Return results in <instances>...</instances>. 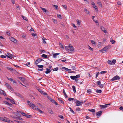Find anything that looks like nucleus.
<instances>
[{
    "label": "nucleus",
    "instance_id": "nucleus-1",
    "mask_svg": "<svg viewBox=\"0 0 123 123\" xmlns=\"http://www.w3.org/2000/svg\"><path fill=\"white\" fill-rule=\"evenodd\" d=\"M71 45L70 44L68 46L65 47V49L67 51H72L74 50V48L73 46H71Z\"/></svg>",
    "mask_w": 123,
    "mask_h": 123
},
{
    "label": "nucleus",
    "instance_id": "nucleus-2",
    "mask_svg": "<svg viewBox=\"0 0 123 123\" xmlns=\"http://www.w3.org/2000/svg\"><path fill=\"white\" fill-rule=\"evenodd\" d=\"M27 103L28 105H29L30 107H31L32 109H34L36 106L34 104H33V103L29 101H27Z\"/></svg>",
    "mask_w": 123,
    "mask_h": 123
},
{
    "label": "nucleus",
    "instance_id": "nucleus-3",
    "mask_svg": "<svg viewBox=\"0 0 123 123\" xmlns=\"http://www.w3.org/2000/svg\"><path fill=\"white\" fill-rule=\"evenodd\" d=\"M111 47V46H110L108 45L105 47L100 51L101 52H102L103 51H106L108 50L109 49H110Z\"/></svg>",
    "mask_w": 123,
    "mask_h": 123
},
{
    "label": "nucleus",
    "instance_id": "nucleus-4",
    "mask_svg": "<svg viewBox=\"0 0 123 123\" xmlns=\"http://www.w3.org/2000/svg\"><path fill=\"white\" fill-rule=\"evenodd\" d=\"M83 101L78 100L77 101V102H75V104L76 106H80L83 104Z\"/></svg>",
    "mask_w": 123,
    "mask_h": 123
},
{
    "label": "nucleus",
    "instance_id": "nucleus-5",
    "mask_svg": "<svg viewBox=\"0 0 123 123\" xmlns=\"http://www.w3.org/2000/svg\"><path fill=\"white\" fill-rule=\"evenodd\" d=\"M120 79V77L117 75L116 76L113 77L111 79L112 81H114L117 80H118Z\"/></svg>",
    "mask_w": 123,
    "mask_h": 123
},
{
    "label": "nucleus",
    "instance_id": "nucleus-6",
    "mask_svg": "<svg viewBox=\"0 0 123 123\" xmlns=\"http://www.w3.org/2000/svg\"><path fill=\"white\" fill-rule=\"evenodd\" d=\"M37 67H38V68L37 70L39 71H42L43 70V65H37Z\"/></svg>",
    "mask_w": 123,
    "mask_h": 123
},
{
    "label": "nucleus",
    "instance_id": "nucleus-7",
    "mask_svg": "<svg viewBox=\"0 0 123 123\" xmlns=\"http://www.w3.org/2000/svg\"><path fill=\"white\" fill-rule=\"evenodd\" d=\"M7 55H6V56L10 59H12V57H13L12 56V55L9 53H7Z\"/></svg>",
    "mask_w": 123,
    "mask_h": 123
},
{
    "label": "nucleus",
    "instance_id": "nucleus-8",
    "mask_svg": "<svg viewBox=\"0 0 123 123\" xmlns=\"http://www.w3.org/2000/svg\"><path fill=\"white\" fill-rule=\"evenodd\" d=\"M5 84L6 86L8 89H10L11 91L13 90V89L11 87L10 85L8 83H6Z\"/></svg>",
    "mask_w": 123,
    "mask_h": 123
},
{
    "label": "nucleus",
    "instance_id": "nucleus-9",
    "mask_svg": "<svg viewBox=\"0 0 123 123\" xmlns=\"http://www.w3.org/2000/svg\"><path fill=\"white\" fill-rule=\"evenodd\" d=\"M97 84L98 85L99 87L101 88H103L104 87V85L101 84V83L99 81H98L97 82Z\"/></svg>",
    "mask_w": 123,
    "mask_h": 123
},
{
    "label": "nucleus",
    "instance_id": "nucleus-10",
    "mask_svg": "<svg viewBox=\"0 0 123 123\" xmlns=\"http://www.w3.org/2000/svg\"><path fill=\"white\" fill-rule=\"evenodd\" d=\"M14 93L17 96L20 98L21 99H23V97L21 96V95L19 93L17 92H15Z\"/></svg>",
    "mask_w": 123,
    "mask_h": 123
},
{
    "label": "nucleus",
    "instance_id": "nucleus-11",
    "mask_svg": "<svg viewBox=\"0 0 123 123\" xmlns=\"http://www.w3.org/2000/svg\"><path fill=\"white\" fill-rule=\"evenodd\" d=\"M9 39L11 41L14 43H16L17 42L16 40L13 37H11Z\"/></svg>",
    "mask_w": 123,
    "mask_h": 123
},
{
    "label": "nucleus",
    "instance_id": "nucleus-12",
    "mask_svg": "<svg viewBox=\"0 0 123 123\" xmlns=\"http://www.w3.org/2000/svg\"><path fill=\"white\" fill-rule=\"evenodd\" d=\"M42 60H43V59H38L36 60L35 62L36 64V65H37L39 63L41 62Z\"/></svg>",
    "mask_w": 123,
    "mask_h": 123
},
{
    "label": "nucleus",
    "instance_id": "nucleus-13",
    "mask_svg": "<svg viewBox=\"0 0 123 123\" xmlns=\"http://www.w3.org/2000/svg\"><path fill=\"white\" fill-rule=\"evenodd\" d=\"M3 118L2 121L8 123H9L10 122V120L8 118L5 117H4Z\"/></svg>",
    "mask_w": 123,
    "mask_h": 123
},
{
    "label": "nucleus",
    "instance_id": "nucleus-14",
    "mask_svg": "<svg viewBox=\"0 0 123 123\" xmlns=\"http://www.w3.org/2000/svg\"><path fill=\"white\" fill-rule=\"evenodd\" d=\"M100 29L104 33H107V31L105 30V28L101 26Z\"/></svg>",
    "mask_w": 123,
    "mask_h": 123
},
{
    "label": "nucleus",
    "instance_id": "nucleus-15",
    "mask_svg": "<svg viewBox=\"0 0 123 123\" xmlns=\"http://www.w3.org/2000/svg\"><path fill=\"white\" fill-rule=\"evenodd\" d=\"M38 89L39 91V92H40L41 94H43L44 95H47V94L44 91H42V90L41 89H39V88H38Z\"/></svg>",
    "mask_w": 123,
    "mask_h": 123
},
{
    "label": "nucleus",
    "instance_id": "nucleus-16",
    "mask_svg": "<svg viewBox=\"0 0 123 123\" xmlns=\"http://www.w3.org/2000/svg\"><path fill=\"white\" fill-rule=\"evenodd\" d=\"M99 105L101 107V109H104L106 108L107 106L106 105Z\"/></svg>",
    "mask_w": 123,
    "mask_h": 123
},
{
    "label": "nucleus",
    "instance_id": "nucleus-17",
    "mask_svg": "<svg viewBox=\"0 0 123 123\" xmlns=\"http://www.w3.org/2000/svg\"><path fill=\"white\" fill-rule=\"evenodd\" d=\"M46 71L45 72V73L46 74H48L50 73L51 71L50 69H49L47 68H46Z\"/></svg>",
    "mask_w": 123,
    "mask_h": 123
},
{
    "label": "nucleus",
    "instance_id": "nucleus-18",
    "mask_svg": "<svg viewBox=\"0 0 123 123\" xmlns=\"http://www.w3.org/2000/svg\"><path fill=\"white\" fill-rule=\"evenodd\" d=\"M102 111H101L97 112L96 113V116H98L101 115H102Z\"/></svg>",
    "mask_w": 123,
    "mask_h": 123
},
{
    "label": "nucleus",
    "instance_id": "nucleus-19",
    "mask_svg": "<svg viewBox=\"0 0 123 123\" xmlns=\"http://www.w3.org/2000/svg\"><path fill=\"white\" fill-rule=\"evenodd\" d=\"M97 4L101 7H102V4L100 0H98L97 2Z\"/></svg>",
    "mask_w": 123,
    "mask_h": 123
},
{
    "label": "nucleus",
    "instance_id": "nucleus-20",
    "mask_svg": "<svg viewBox=\"0 0 123 123\" xmlns=\"http://www.w3.org/2000/svg\"><path fill=\"white\" fill-rule=\"evenodd\" d=\"M52 103L55 104L56 105H58V104L53 99H52L51 101H50Z\"/></svg>",
    "mask_w": 123,
    "mask_h": 123
},
{
    "label": "nucleus",
    "instance_id": "nucleus-21",
    "mask_svg": "<svg viewBox=\"0 0 123 123\" xmlns=\"http://www.w3.org/2000/svg\"><path fill=\"white\" fill-rule=\"evenodd\" d=\"M84 10L85 12H86L87 14H90V12L89 11L87 10L86 9V8H84Z\"/></svg>",
    "mask_w": 123,
    "mask_h": 123
},
{
    "label": "nucleus",
    "instance_id": "nucleus-22",
    "mask_svg": "<svg viewBox=\"0 0 123 123\" xmlns=\"http://www.w3.org/2000/svg\"><path fill=\"white\" fill-rule=\"evenodd\" d=\"M60 54V53H57L54 54H53V57L54 58H56V57L57 56V55H59Z\"/></svg>",
    "mask_w": 123,
    "mask_h": 123
},
{
    "label": "nucleus",
    "instance_id": "nucleus-23",
    "mask_svg": "<svg viewBox=\"0 0 123 123\" xmlns=\"http://www.w3.org/2000/svg\"><path fill=\"white\" fill-rule=\"evenodd\" d=\"M110 42L112 44H114L116 42L114 40H113L111 38L110 39Z\"/></svg>",
    "mask_w": 123,
    "mask_h": 123
},
{
    "label": "nucleus",
    "instance_id": "nucleus-24",
    "mask_svg": "<svg viewBox=\"0 0 123 123\" xmlns=\"http://www.w3.org/2000/svg\"><path fill=\"white\" fill-rule=\"evenodd\" d=\"M18 78L20 80H21L23 81L24 80H25V78L24 77H18Z\"/></svg>",
    "mask_w": 123,
    "mask_h": 123
},
{
    "label": "nucleus",
    "instance_id": "nucleus-25",
    "mask_svg": "<svg viewBox=\"0 0 123 123\" xmlns=\"http://www.w3.org/2000/svg\"><path fill=\"white\" fill-rule=\"evenodd\" d=\"M72 88L74 91V93H75L76 92V90L75 87L74 86H72Z\"/></svg>",
    "mask_w": 123,
    "mask_h": 123
},
{
    "label": "nucleus",
    "instance_id": "nucleus-26",
    "mask_svg": "<svg viewBox=\"0 0 123 123\" xmlns=\"http://www.w3.org/2000/svg\"><path fill=\"white\" fill-rule=\"evenodd\" d=\"M41 9L44 12H48V11L45 9L44 8H43L41 7Z\"/></svg>",
    "mask_w": 123,
    "mask_h": 123
},
{
    "label": "nucleus",
    "instance_id": "nucleus-27",
    "mask_svg": "<svg viewBox=\"0 0 123 123\" xmlns=\"http://www.w3.org/2000/svg\"><path fill=\"white\" fill-rule=\"evenodd\" d=\"M63 93L64 94V95L65 96V98H67L68 96H67V95L66 94L65 91L64 89L63 90Z\"/></svg>",
    "mask_w": 123,
    "mask_h": 123
},
{
    "label": "nucleus",
    "instance_id": "nucleus-28",
    "mask_svg": "<svg viewBox=\"0 0 123 123\" xmlns=\"http://www.w3.org/2000/svg\"><path fill=\"white\" fill-rule=\"evenodd\" d=\"M49 112V113L52 114H53L54 113L53 111H52V110L51 109H48Z\"/></svg>",
    "mask_w": 123,
    "mask_h": 123
},
{
    "label": "nucleus",
    "instance_id": "nucleus-29",
    "mask_svg": "<svg viewBox=\"0 0 123 123\" xmlns=\"http://www.w3.org/2000/svg\"><path fill=\"white\" fill-rule=\"evenodd\" d=\"M70 78H71V79L74 80H75V79H76V77H75V76H71L70 77Z\"/></svg>",
    "mask_w": 123,
    "mask_h": 123
},
{
    "label": "nucleus",
    "instance_id": "nucleus-30",
    "mask_svg": "<svg viewBox=\"0 0 123 123\" xmlns=\"http://www.w3.org/2000/svg\"><path fill=\"white\" fill-rule=\"evenodd\" d=\"M96 91L98 93H100L102 92V91L101 90L97 89Z\"/></svg>",
    "mask_w": 123,
    "mask_h": 123
},
{
    "label": "nucleus",
    "instance_id": "nucleus-31",
    "mask_svg": "<svg viewBox=\"0 0 123 123\" xmlns=\"http://www.w3.org/2000/svg\"><path fill=\"white\" fill-rule=\"evenodd\" d=\"M6 68L7 69L11 71H12L13 70V69L12 68H9V67H7Z\"/></svg>",
    "mask_w": 123,
    "mask_h": 123
},
{
    "label": "nucleus",
    "instance_id": "nucleus-32",
    "mask_svg": "<svg viewBox=\"0 0 123 123\" xmlns=\"http://www.w3.org/2000/svg\"><path fill=\"white\" fill-rule=\"evenodd\" d=\"M42 57L45 58H47V55L44 54H43L42 55Z\"/></svg>",
    "mask_w": 123,
    "mask_h": 123
},
{
    "label": "nucleus",
    "instance_id": "nucleus-33",
    "mask_svg": "<svg viewBox=\"0 0 123 123\" xmlns=\"http://www.w3.org/2000/svg\"><path fill=\"white\" fill-rule=\"evenodd\" d=\"M77 24L78 25H80V24L81 22L80 20L77 19Z\"/></svg>",
    "mask_w": 123,
    "mask_h": 123
},
{
    "label": "nucleus",
    "instance_id": "nucleus-34",
    "mask_svg": "<svg viewBox=\"0 0 123 123\" xmlns=\"http://www.w3.org/2000/svg\"><path fill=\"white\" fill-rule=\"evenodd\" d=\"M21 16H22V18L24 20L26 21H28V19L25 17H24L23 15H22Z\"/></svg>",
    "mask_w": 123,
    "mask_h": 123
},
{
    "label": "nucleus",
    "instance_id": "nucleus-35",
    "mask_svg": "<svg viewBox=\"0 0 123 123\" xmlns=\"http://www.w3.org/2000/svg\"><path fill=\"white\" fill-rule=\"evenodd\" d=\"M91 4L93 6V7L94 8V7H95V6H96V5H95V4L93 2H92Z\"/></svg>",
    "mask_w": 123,
    "mask_h": 123
},
{
    "label": "nucleus",
    "instance_id": "nucleus-36",
    "mask_svg": "<svg viewBox=\"0 0 123 123\" xmlns=\"http://www.w3.org/2000/svg\"><path fill=\"white\" fill-rule=\"evenodd\" d=\"M112 63L113 64H114L116 63V60L115 59L112 60Z\"/></svg>",
    "mask_w": 123,
    "mask_h": 123
},
{
    "label": "nucleus",
    "instance_id": "nucleus-37",
    "mask_svg": "<svg viewBox=\"0 0 123 123\" xmlns=\"http://www.w3.org/2000/svg\"><path fill=\"white\" fill-rule=\"evenodd\" d=\"M87 93L89 94L91 93L92 92L91 91V90L90 89H88L87 91Z\"/></svg>",
    "mask_w": 123,
    "mask_h": 123
},
{
    "label": "nucleus",
    "instance_id": "nucleus-38",
    "mask_svg": "<svg viewBox=\"0 0 123 123\" xmlns=\"http://www.w3.org/2000/svg\"><path fill=\"white\" fill-rule=\"evenodd\" d=\"M58 100L61 103L63 104L64 103L63 101L60 98H58Z\"/></svg>",
    "mask_w": 123,
    "mask_h": 123
},
{
    "label": "nucleus",
    "instance_id": "nucleus-39",
    "mask_svg": "<svg viewBox=\"0 0 123 123\" xmlns=\"http://www.w3.org/2000/svg\"><path fill=\"white\" fill-rule=\"evenodd\" d=\"M69 109H70V111L72 113L74 114V111L70 107H69Z\"/></svg>",
    "mask_w": 123,
    "mask_h": 123
},
{
    "label": "nucleus",
    "instance_id": "nucleus-40",
    "mask_svg": "<svg viewBox=\"0 0 123 123\" xmlns=\"http://www.w3.org/2000/svg\"><path fill=\"white\" fill-rule=\"evenodd\" d=\"M89 111L91 112H94L95 111V110L94 109H92L91 110H89Z\"/></svg>",
    "mask_w": 123,
    "mask_h": 123
},
{
    "label": "nucleus",
    "instance_id": "nucleus-41",
    "mask_svg": "<svg viewBox=\"0 0 123 123\" xmlns=\"http://www.w3.org/2000/svg\"><path fill=\"white\" fill-rule=\"evenodd\" d=\"M18 112H19L21 113V114L23 116H25L26 115V114L22 112L21 113L19 111H18Z\"/></svg>",
    "mask_w": 123,
    "mask_h": 123
},
{
    "label": "nucleus",
    "instance_id": "nucleus-42",
    "mask_svg": "<svg viewBox=\"0 0 123 123\" xmlns=\"http://www.w3.org/2000/svg\"><path fill=\"white\" fill-rule=\"evenodd\" d=\"M25 117L28 118H30L31 117V116L29 115H25Z\"/></svg>",
    "mask_w": 123,
    "mask_h": 123
},
{
    "label": "nucleus",
    "instance_id": "nucleus-43",
    "mask_svg": "<svg viewBox=\"0 0 123 123\" xmlns=\"http://www.w3.org/2000/svg\"><path fill=\"white\" fill-rule=\"evenodd\" d=\"M91 42L92 44H94L95 45L96 44V43L94 41L91 40Z\"/></svg>",
    "mask_w": 123,
    "mask_h": 123
},
{
    "label": "nucleus",
    "instance_id": "nucleus-44",
    "mask_svg": "<svg viewBox=\"0 0 123 123\" xmlns=\"http://www.w3.org/2000/svg\"><path fill=\"white\" fill-rule=\"evenodd\" d=\"M59 45H60V47L62 49H64V48L63 46V45L61 44L60 43H59Z\"/></svg>",
    "mask_w": 123,
    "mask_h": 123
},
{
    "label": "nucleus",
    "instance_id": "nucleus-45",
    "mask_svg": "<svg viewBox=\"0 0 123 123\" xmlns=\"http://www.w3.org/2000/svg\"><path fill=\"white\" fill-rule=\"evenodd\" d=\"M74 98H68V100L69 101H71V100H74Z\"/></svg>",
    "mask_w": 123,
    "mask_h": 123
},
{
    "label": "nucleus",
    "instance_id": "nucleus-46",
    "mask_svg": "<svg viewBox=\"0 0 123 123\" xmlns=\"http://www.w3.org/2000/svg\"><path fill=\"white\" fill-rule=\"evenodd\" d=\"M99 74V73L98 72L96 73V78H97L98 77V75Z\"/></svg>",
    "mask_w": 123,
    "mask_h": 123
},
{
    "label": "nucleus",
    "instance_id": "nucleus-47",
    "mask_svg": "<svg viewBox=\"0 0 123 123\" xmlns=\"http://www.w3.org/2000/svg\"><path fill=\"white\" fill-rule=\"evenodd\" d=\"M94 8L95 10V11L96 12L98 11V7L97 6H96V7L95 6V7H94Z\"/></svg>",
    "mask_w": 123,
    "mask_h": 123
},
{
    "label": "nucleus",
    "instance_id": "nucleus-48",
    "mask_svg": "<svg viewBox=\"0 0 123 123\" xmlns=\"http://www.w3.org/2000/svg\"><path fill=\"white\" fill-rule=\"evenodd\" d=\"M10 101L12 104H16V103H15L14 101H13V100L11 99V100H10Z\"/></svg>",
    "mask_w": 123,
    "mask_h": 123
},
{
    "label": "nucleus",
    "instance_id": "nucleus-49",
    "mask_svg": "<svg viewBox=\"0 0 123 123\" xmlns=\"http://www.w3.org/2000/svg\"><path fill=\"white\" fill-rule=\"evenodd\" d=\"M7 79L8 80L11 81H12L13 80V79L12 78H8L7 77Z\"/></svg>",
    "mask_w": 123,
    "mask_h": 123
},
{
    "label": "nucleus",
    "instance_id": "nucleus-50",
    "mask_svg": "<svg viewBox=\"0 0 123 123\" xmlns=\"http://www.w3.org/2000/svg\"><path fill=\"white\" fill-rule=\"evenodd\" d=\"M106 73H107V71H102L101 72H100V74H105Z\"/></svg>",
    "mask_w": 123,
    "mask_h": 123
},
{
    "label": "nucleus",
    "instance_id": "nucleus-51",
    "mask_svg": "<svg viewBox=\"0 0 123 123\" xmlns=\"http://www.w3.org/2000/svg\"><path fill=\"white\" fill-rule=\"evenodd\" d=\"M35 109L36 110H37L39 111L41 113H42L43 112V111H42L41 110L39 109L38 108H35Z\"/></svg>",
    "mask_w": 123,
    "mask_h": 123
},
{
    "label": "nucleus",
    "instance_id": "nucleus-52",
    "mask_svg": "<svg viewBox=\"0 0 123 123\" xmlns=\"http://www.w3.org/2000/svg\"><path fill=\"white\" fill-rule=\"evenodd\" d=\"M62 68L63 69H64L66 71H67L68 70V68H66L64 67H63Z\"/></svg>",
    "mask_w": 123,
    "mask_h": 123
},
{
    "label": "nucleus",
    "instance_id": "nucleus-53",
    "mask_svg": "<svg viewBox=\"0 0 123 123\" xmlns=\"http://www.w3.org/2000/svg\"><path fill=\"white\" fill-rule=\"evenodd\" d=\"M57 17L60 18H62V16L60 15H58V14H57Z\"/></svg>",
    "mask_w": 123,
    "mask_h": 123
},
{
    "label": "nucleus",
    "instance_id": "nucleus-54",
    "mask_svg": "<svg viewBox=\"0 0 123 123\" xmlns=\"http://www.w3.org/2000/svg\"><path fill=\"white\" fill-rule=\"evenodd\" d=\"M62 6L65 8L66 10L67 9V6L66 5H62Z\"/></svg>",
    "mask_w": 123,
    "mask_h": 123
},
{
    "label": "nucleus",
    "instance_id": "nucleus-55",
    "mask_svg": "<svg viewBox=\"0 0 123 123\" xmlns=\"http://www.w3.org/2000/svg\"><path fill=\"white\" fill-rule=\"evenodd\" d=\"M58 67H56L53 70V71H56L58 70Z\"/></svg>",
    "mask_w": 123,
    "mask_h": 123
},
{
    "label": "nucleus",
    "instance_id": "nucleus-56",
    "mask_svg": "<svg viewBox=\"0 0 123 123\" xmlns=\"http://www.w3.org/2000/svg\"><path fill=\"white\" fill-rule=\"evenodd\" d=\"M53 6L54 7H55V8L56 9H58V7L57 5H53Z\"/></svg>",
    "mask_w": 123,
    "mask_h": 123
},
{
    "label": "nucleus",
    "instance_id": "nucleus-57",
    "mask_svg": "<svg viewBox=\"0 0 123 123\" xmlns=\"http://www.w3.org/2000/svg\"><path fill=\"white\" fill-rule=\"evenodd\" d=\"M107 62L110 65H111V61L110 60H108V61Z\"/></svg>",
    "mask_w": 123,
    "mask_h": 123
},
{
    "label": "nucleus",
    "instance_id": "nucleus-58",
    "mask_svg": "<svg viewBox=\"0 0 123 123\" xmlns=\"http://www.w3.org/2000/svg\"><path fill=\"white\" fill-rule=\"evenodd\" d=\"M76 77V78L77 79V78H78L80 77V75L79 74H78L75 76Z\"/></svg>",
    "mask_w": 123,
    "mask_h": 123
},
{
    "label": "nucleus",
    "instance_id": "nucleus-59",
    "mask_svg": "<svg viewBox=\"0 0 123 123\" xmlns=\"http://www.w3.org/2000/svg\"><path fill=\"white\" fill-rule=\"evenodd\" d=\"M52 20L53 22H54L55 23H57V20H56L54 19H52Z\"/></svg>",
    "mask_w": 123,
    "mask_h": 123
},
{
    "label": "nucleus",
    "instance_id": "nucleus-60",
    "mask_svg": "<svg viewBox=\"0 0 123 123\" xmlns=\"http://www.w3.org/2000/svg\"><path fill=\"white\" fill-rule=\"evenodd\" d=\"M11 117H12V118H14V119H17V117H14V116H13L11 115Z\"/></svg>",
    "mask_w": 123,
    "mask_h": 123
},
{
    "label": "nucleus",
    "instance_id": "nucleus-61",
    "mask_svg": "<svg viewBox=\"0 0 123 123\" xmlns=\"http://www.w3.org/2000/svg\"><path fill=\"white\" fill-rule=\"evenodd\" d=\"M0 57L1 58H5L6 57V56L4 55H1L0 56Z\"/></svg>",
    "mask_w": 123,
    "mask_h": 123
},
{
    "label": "nucleus",
    "instance_id": "nucleus-62",
    "mask_svg": "<svg viewBox=\"0 0 123 123\" xmlns=\"http://www.w3.org/2000/svg\"><path fill=\"white\" fill-rule=\"evenodd\" d=\"M59 117H60V118L62 119H63V116L61 115H59Z\"/></svg>",
    "mask_w": 123,
    "mask_h": 123
},
{
    "label": "nucleus",
    "instance_id": "nucleus-63",
    "mask_svg": "<svg viewBox=\"0 0 123 123\" xmlns=\"http://www.w3.org/2000/svg\"><path fill=\"white\" fill-rule=\"evenodd\" d=\"M80 109L78 107L77 108H76V110L77 111H80Z\"/></svg>",
    "mask_w": 123,
    "mask_h": 123
},
{
    "label": "nucleus",
    "instance_id": "nucleus-64",
    "mask_svg": "<svg viewBox=\"0 0 123 123\" xmlns=\"http://www.w3.org/2000/svg\"><path fill=\"white\" fill-rule=\"evenodd\" d=\"M119 109L122 111H123V107L122 106H121L119 108Z\"/></svg>",
    "mask_w": 123,
    "mask_h": 123
}]
</instances>
